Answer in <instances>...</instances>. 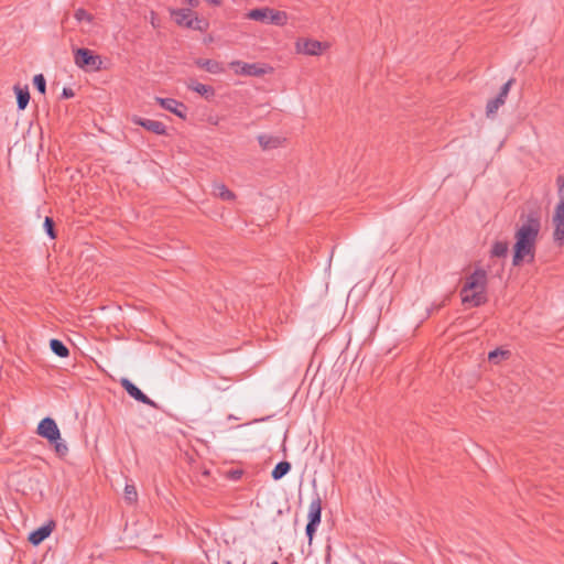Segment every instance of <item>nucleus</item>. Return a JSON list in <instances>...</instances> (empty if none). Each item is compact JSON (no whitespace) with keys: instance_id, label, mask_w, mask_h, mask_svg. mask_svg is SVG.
Here are the masks:
<instances>
[{"instance_id":"16","label":"nucleus","mask_w":564,"mask_h":564,"mask_svg":"<svg viewBox=\"0 0 564 564\" xmlns=\"http://www.w3.org/2000/svg\"><path fill=\"white\" fill-rule=\"evenodd\" d=\"M170 12L176 24L181 26L187 28V23H189L193 18L189 9H171Z\"/></svg>"},{"instance_id":"7","label":"nucleus","mask_w":564,"mask_h":564,"mask_svg":"<svg viewBox=\"0 0 564 564\" xmlns=\"http://www.w3.org/2000/svg\"><path fill=\"white\" fill-rule=\"evenodd\" d=\"M328 48L326 42H319L312 39H299L295 43V51L299 54L308 56H319Z\"/></svg>"},{"instance_id":"15","label":"nucleus","mask_w":564,"mask_h":564,"mask_svg":"<svg viewBox=\"0 0 564 564\" xmlns=\"http://www.w3.org/2000/svg\"><path fill=\"white\" fill-rule=\"evenodd\" d=\"M283 140L281 137L278 135H269V134H260L258 135V141L262 150H272L279 148Z\"/></svg>"},{"instance_id":"32","label":"nucleus","mask_w":564,"mask_h":564,"mask_svg":"<svg viewBox=\"0 0 564 564\" xmlns=\"http://www.w3.org/2000/svg\"><path fill=\"white\" fill-rule=\"evenodd\" d=\"M55 443V451L58 455H65L68 452V447L65 443L56 441Z\"/></svg>"},{"instance_id":"12","label":"nucleus","mask_w":564,"mask_h":564,"mask_svg":"<svg viewBox=\"0 0 564 564\" xmlns=\"http://www.w3.org/2000/svg\"><path fill=\"white\" fill-rule=\"evenodd\" d=\"M131 120H132L133 123H135L138 126H141L144 129H147V130H149V131H151V132H153L155 134L163 135L166 132V127L161 121L151 120V119H143V118H140L138 116H133Z\"/></svg>"},{"instance_id":"10","label":"nucleus","mask_w":564,"mask_h":564,"mask_svg":"<svg viewBox=\"0 0 564 564\" xmlns=\"http://www.w3.org/2000/svg\"><path fill=\"white\" fill-rule=\"evenodd\" d=\"M553 240L556 245H564V209L554 208L552 216Z\"/></svg>"},{"instance_id":"1","label":"nucleus","mask_w":564,"mask_h":564,"mask_svg":"<svg viewBox=\"0 0 564 564\" xmlns=\"http://www.w3.org/2000/svg\"><path fill=\"white\" fill-rule=\"evenodd\" d=\"M540 229V219L533 216H530L517 228L514 234L513 265H519L523 261H533Z\"/></svg>"},{"instance_id":"21","label":"nucleus","mask_w":564,"mask_h":564,"mask_svg":"<svg viewBox=\"0 0 564 564\" xmlns=\"http://www.w3.org/2000/svg\"><path fill=\"white\" fill-rule=\"evenodd\" d=\"M50 347L58 357L65 358L69 355L68 348L58 339H51Z\"/></svg>"},{"instance_id":"4","label":"nucleus","mask_w":564,"mask_h":564,"mask_svg":"<svg viewBox=\"0 0 564 564\" xmlns=\"http://www.w3.org/2000/svg\"><path fill=\"white\" fill-rule=\"evenodd\" d=\"M74 62L79 68L88 70H100L102 67L101 57L88 48H77L74 52Z\"/></svg>"},{"instance_id":"25","label":"nucleus","mask_w":564,"mask_h":564,"mask_svg":"<svg viewBox=\"0 0 564 564\" xmlns=\"http://www.w3.org/2000/svg\"><path fill=\"white\" fill-rule=\"evenodd\" d=\"M124 499L129 503H133V502L137 501L138 492H137V489H135V487L133 485L126 484V486H124Z\"/></svg>"},{"instance_id":"5","label":"nucleus","mask_w":564,"mask_h":564,"mask_svg":"<svg viewBox=\"0 0 564 564\" xmlns=\"http://www.w3.org/2000/svg\"><path fill=\"white\" fill-rule=\"evenodd\" d=\"M229 66L235 70V74L241 76L260 77L271 72V67H268L261 63H245L241 61H232Z\"/></svg>"},{"instance_id":"14","label":"nucleus","mask_w":564,"mask_h":564,"mask_svg":"<svg viewBox=\"0 0 564 564\" xmlns=\"http://www.w3.org/2000/svg\"><path fill=\"white\" fill-rule=\"evenodd\" d=\"M54 522L53 521H50L48 523L40 527L39 529L34 530L33 532H31V534L29 535V541L33 544V545H39L40 543H42L46 538L50 536V534L52 533L53 529H54Z\"/></svg>"},{"instance_id":"30","label":"nucleus","mask_w":564,"mask_h":564,"mask_svg":"<svg viewBox=\"0 0 564 564\" xmlns=\"http://www.w3.org/2000/svg\"><path fill=\"white\" fill-rule=\"evenodd\" d=\"M44 228H45L46 234H47L52 239H54V238H55V232H54V223H53V219H52V218H50V217H46V218H45V221H44Z\"/></svg>"},{"instance_id":"23","label":"nucleus","mask_w":564,"mask_h":564,"mask_svg":"<svg viewBox=\"0 0 564 564\" xmlns=\"http://www.w3.org/2000/svg\"><path fill=\"white\" fill-rule=\"evenodd\" d=\"M74 18L78 23L93 24V22H94V15L82 8L77 9L75 11Z\"/></svg>"},{"instance_id":"2","label":"nucleus","mask_w":564,"mask_h":564,"mask_svg":"<svg viewBox=\"0 0 564 564\" xmlns=\"http://www.w3.org/2000/svg\"><path fill=\"white\" fill-rule=\"evenodd\" d=\"M487 272L484 269H476L466 278L460 290L462 302L470 307H477L487 302Z\"/></svg>"},{"instance_id":"36","label":"nucleus","mask_w":564,"mask_h":564,"mask_svg":"<svg viewBox=\"0 0 564 564\" xmlns=\"http://www.w3.org/2000/svg\"><path fill=\"white\" fill-rule=\"evenodd\" d=\"M271 564H279L278 562H272Z\"/></svg>"},{"instance_id":"19","label":"nucleus","mask_w":564,"mask_h":564,"mask_svg":"<svg viewBox=\"0 0 564 564\" xmlns=\"http://www.w3.org/2000/svg\"><path fill=\"white\" fill-rule=\"evenodd\" d=\"M14 91L17 94L18 108L20 110H24L30 101V93L28 87L21 88L19 86H14Z\"/></svg>"},{"instance_id":"27","label":"nucleus","mask_w":564,"mask_h":564,"mask_svg":"<svg viewBox=\"0 0 564 564\" xmlns=\"http://www.w3.org/2000/svg\"><path fill=\"white\" fill-rule=\"evenodd\" d=\"M208 26V23L204 19H199L197 17L192 18L191 22L187 23L188 29L205 31Z\"/></svg>"},{"instance_id":"24","label":"nucleus","mask_w":564,"mask_h":564,"mask_svg":"<svg viewBox=\"0 0 564 564\" xmlns=\"http://www.w3.org/2000/svg\"><path fill=\"white\" fill-rule=\"evenodd\" d=\"M558 202L555 208L564 209V173L556 178Z\"/></svg>"},{"instance_id":"13","label":"nucleus","mask_w":564,"mask_h":564,"mask_svg":"<svg viewBox=\"0 0 564 564\" xmlns=\"http://www.w3.org/2000/svg\"><path fill=\"white\" fill-rule=\"evenodd\" d=\"M156 101L165 110H169V111L175 113L180 118L185 117L186 107L182 102H180L173 98H160V97L156 98Z\"/></svg>"},{"instance_id":"31","label":"nucleus","mask_w":564,"mask_h":564,"mask_svg":"<svg viewBox=\"0 0 564 564\" xmlns=\"http://www.w3.org/2000/svg\"><path fill=\"white\" fill-rule=\"evenodd\" d=\"M149 22L154 29H159L161 26V21L154 11L150 12Z\"/></svg>"},{"instance_id":"28","label":"nucleus","mask_w":564,"mask_h":564,"mask_svg":"<svg viewBox=\"0 0 564 564\" xmlns=\"http://www.w3.org/2000/svg\"><path fill=\"white\" fill-rule=\"evenodd\" d=\"M508 355H509V352L507 350L496 349V350L489 352L488 359H489V361L497 364V362H499L500 359L507 358Z\"/></svg>"},{"instance_id":"22","label":"nucleus","mask_w":564,"mask_h":564,"mask_svg":"<svg viewBox=\"0 0 564 564\" xmlns=\"http://www.w3.org/2000/svg\"><path fill=\"white\" fill-rule=\"evenodd\" d=\"M509 245L507 241H496L491 248V256L502 258L508 254Z\"/></svg>"},{"instance_id":"11","label":"nucleus","mask_w":564,"mask_h":564,"mask_svg":"<svg viewBox=\"0 0 564 564\" xmlns=\"http://www.w3.org/2000/svg\"><path fill=\"white\" fill-rule=\"evenodd\" d=\"M120 384L122 386V388H124V390L127 391V393L133 398L134 400L143 403V404H147V405H150V406H153V408H156V404L153 400H151L149 397H147L135 384H133L129 379L127 378H122L120 380Z\"/></svg>"},{"instance_id":"29","label":"nucleus","mask_w":564,"mask_h":564,"mask_svg":"<svg viewBox=\"0 0 564 564\" xmlns=\"http://www.w3.org/2000/svg\"><path fill=\"white\" fill-rule=\"evenodd\" d=\"M33 84L41 94L45 93L46 82L42 74H37L34 76Z\"/></svg>"},{"instance_id":"34","label":"nucleus","mask_w":564,"mask_h":564,"mask_svg":"<svg viewBox=\"0 0 564 564\" xmlns=\"http://www.w3.org/2000/svg\"><path fill=\"white\" fill-rule=\"evenodd\" d=\"M184 2L191 7H197L199 3L198 0H185Z\"/></svg>"},{"instance_id":"8","label":"nucleus","mask_w":564,"mask_h":564,"mask_svg":"<svg viewBox=\"0 0 564 564\" xmlns=\"http://www.w3.org/2000/svg\"><path fill=\"white\" fill-rule=\"evenodd\" d=\"M37 434L53 443L61 438L59 429L51 417L43 419L37 425Z\"/></svg>"},{"instance_id":"6","label":"nucleus","mask_w":564,"mask_h":564,"mask_svg":"<svg viewBox=\"0 0 564 564\" xmlns=\"http://www.w3.org/2000/svg\"><path fill=\"white\" fill-rule=\"evenodd\" d=\"M321 514H322V499L318 495H315V497L312 499L310 506H308V513H307V525H306V535L308 538L310 543L313 540L314 533L316 532V529L318 524L321 523Z\"/></svg>"},{"instance_id":"17","label":"nucleus","mask_w":564,"mask_h":564,"mask_svg":"<svg viewBox=\"0 0 564 564\" xmlns=\"http://www.w3.org/2000/svg\"><path fill=\"white\" fill-rule=\"evenodd\" d=\"M196 65L210 74H220L224 72L223 65L219 62L213 59L199 58L196 61Z\"/></svg>"},{"instance_id":"20","label":"nucleus","mask_w":564,"mask_h":564,"mask_svg":"<svg viewBox=\"0 0 564 564\" xmlns=\"http://www.w3.org/2000/svg\"><path fill=\"white\" fill-rule=\"evenodd\" d=\"M291 469V464L289 462H280L275 465L274 469L272 470V478L274 480H279L283 478Z\"/></svg>"},{"instance_id":"26","label":"nucleus","mask_w":564,"mask_h":564,"mask_svg":"<svg viewBox=\"0 0 564 564\" xmlns=\"http://www.w3.org/2000/svg\"><path fill=\"white\" fill-rule=\"evenodd\" d=\"M188 88L193 91L198 93L199 95L214 94V89L210 86L199 84V83H193V84L188 85Z\"/></svg>"},{"instance_id":"18","label":"nucleus","mask_w":564,"mask_h":564,"mask_svg":"<svg viewBox=\"0 0 564 564\" xmlns=\"http://www.w3.org/2000/svg\"><path fill=\"white\" fill-rule=\"evenodd\" d=\"M213 195L223 200H234L235 194L223 183H215L213 185Z\"/></svg>"},{"instance_id":"9","label":"nucleus","mask_w":564,"mask_h":564,"mask_svg":"<svg viewBox=\"0 0 564 564\" xmlns=\"http://www.w3.org/2000/svg\"><path fill=\"white\" fill-rule=\"evenodd\" d=\"M512 83H513V79H509L506 84H503L498 96L488 101L487 107H486V113L488 117L494 116L498 111V109L505 104V101L508 97V94L510 91Z\"/></svg>"},{"instance_id":"33","label":"nucleus","mask_w":564,"mask_h":564,"mask_svg":"<svg viewBox=\"0 0 564 564\" xmlns=\"http://www.w3.org/2000/svg\"><path fill=\"white\" fill-rule=\"evenodd\" d=\"M62 95L64 98H72L74 96V91L70 88H64Z\"/></svg>"},{"instance_id":"3","label":"nucleus","mask_w":564,"mask_h":564,"mask_svg":"<svg viewBox=\"0 0 564 564\" xmlns=\"http://www.w3.org/2000/svg\"><path fill=\"white\" fill-rule=\"evenodd\" d=\"M247 18L279 26H283L288 22V14L284 11L274 10L269 7L250 10L247 13Z\"/></svg>"},{"instance_id":"35","label":"nucleus","mask_w":564,"mask_h":564,"mask_svg":"<svg viewBox=\"0 0 564 564\" xmlns=\"http://www.w3.org/2000/svg\"><path fill=\"white\" fill-rule=\"evenodd\" d=\"M208 3L217 6L220 3V0H206Z\"/></svg>"}]
</instances>
